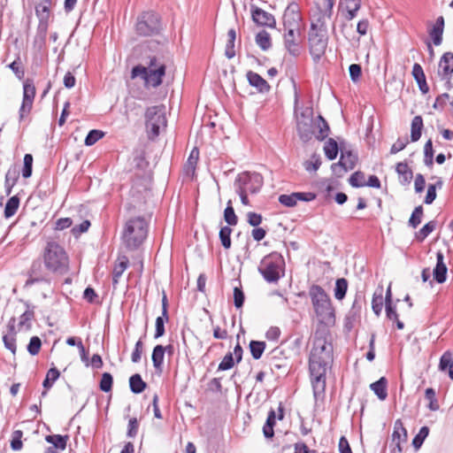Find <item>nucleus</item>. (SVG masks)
Here are the masks:
<instances>
[{"label": "nucleus", "instance_id": "f257e3e1", "mask_svg": "<svg viewBox=\"0 0 453 453\" xmlns=\"http://www.w3.org/2000/svg\"><path fill=\"white\" fill-rule=\"evenodd\" d=\"M332 353V344L326 341L323 333L317 331L309 357V371L315 398L325 393L326 370L333 360Z\"/></svg>", "mask_w": 453, "mask_h": 453}, {"label": "nucleus", "instance_id": "f03ea898", "mask_svg": "<svg viewBox=\"0 0 453 453\" xmlns=\"http://www.w3.org/2000/svg\"><path fill=\"white\" fill-rule=\"evenodd\" d=\"M308 294L319 322L333 326L335 322L334 309L325 289L319 285L312 284L309 288Z\"/></svg>", "mask_w": 453, "mask_h": 453}, {"label": "nucleus", "instance_id": "7ed1b4c3", "mask_svg": "<svg viewBox=\"0 0 453 453\" xmlns=\"http://www.w3.org/2000/svg\"><path fill=\"white\" fill-rule=\"evenodd\" d=\"M165 74V64L156 56H149L145 65H137L132 68L131 77H141L146 86L157 88L162 84Z\"/></svg>", "mask_w": 453, "mask_h": 453}, {"label": "nucleus", "instance_id": "20e7f679", "mask_svg": "<svg viewBox=\"0 0 453 453\" xmlns=\"http://www.w3.org/2000/svg\"><path fill=\"white\" fill-rule=\"evenodd\" d=\"M45 267L56 275H64L69 271V257L65 249L56 242H49L42 252Z\"/></svg>", "mask_w": 453, "mask_h": 453}, {"label": "nucleus", "instance_id": "39448f33", "mask_svg": "<svg viewBox=\"0 0 453 453\" xmlns=\"http://www.w3.org/2000/svg\"><path fill=\"white\" fill-rule=\"evenodd\" d=\"M148 234V222L143 217H135L126 222L122 241L130 250H137L144 242Z\"/></svg>", "mask_w": 453, "mask_h": 453}, {"label": "nucleus", "instance_id": "423d86ee", "mask_svg": "<svg viewBox=\"0 0 453 453\" xmlns=\"http://www.w3.org/2000/svg\"><path fill=\"white\" fill-rule=\"evenodd\" d=\"M284 259L278 252H272L260 262L258 272L267 282H277L284 266Z\"/></svg>", "mask_w": 453, "mask_h": 453}, {"label": "nucleus", "instance_id": "0eeeda50", "mask_svg": "<svg viewBox=\"0 0 453 453\" xmlns=\"http://www.w3.org/2000/svg\"><path fill=\"white\" fill-rule=\"evenodd\" d=\"M161 29V21L157 13L146 12L137 17L135 31L138 35L152 36L159 34Z\"/></svg>", "mask_w": 453, "mask_h": 453}, {"label": "nucleus", "instance_id": "6e6552de", "mask_svg": "<svg viewBox=\"0 0 453 453\" xmlns=\"http://www.w3.org/2000/svg\"><path fill=\"white\" fill-rule=\"evenodd\" d=\"M165 107L155 105L147 108L145 112V124L148 132L156 137L160 133V128L166 127Z\"/></svg>", "mask_w": 453, "mask_h": 453}, {"label": "nucleus", "instance_id": "1a4fd4ad", "mask_svg": "<svg viewBox=\"0 0 453 453\" xmlns=\"http://www.w3.org/2000/svg\"><path fill=\"white\" fill-rule=\"evenodd\" d=\"M310 53L314 62H319L325 54L328 44L326 33L318 32L315 26H311L308 33Z\"/></svg>", "mask_w": 453, "mask_h": 453}, {"label": "nucleus", "instance_id": "9d476101", "mask_svg": "<svg viewBox=\"0 0 453 453\" xmlns=\"http://www.w3.org/2000/svg\"><path fill=\"white\" fill-rule=\"evenodd\" d=\"M50 273H51L48 270V268L45 267L43 259H35L27 272L28 278L26 280L24 287L28 288L34 284L42 282L50 283Z\"/></svg>", "mask_w": 453, "mask_h": 453}, {"label": "nucleus", "instance_id": "9b49d317", "mask_svg": "<svg viewBox=\"0 0 453 453\" xmlns=\"http://www.w3.org/2000/svg\"><path fill=\"white\" fill-rule=\"evenodd\" d=\"M283 43L285 50L294 58L301 55L303 50V33L301 29H284Z\"/></svg>", "mask_w": 453, "mask_h": 453}, {"label": "nucleus", "instance_id": "f8f14e48", "mask_svg": "<svg viewBox=\"0 0 453 453\" xmlns=\"http://www.w3.org/2000/svg\"><path fill=\"white\" fill-rule=\"evenodd\" d=\"M235 183L251 194L258 192L264 183L263 176L257 173H242L238 175Z\"/></svg>", "mask_w": 453, "mask_h": 453}, {"label": "nucleus", "instance_id": "ddd939ff", "mask_svg": "<svg viewBox=\"0 0 453 453\" xmlns=\"http://www.w3.org/2000/svg\"><path fill=\"white\" fill-rule=\"evenodd\" d=\"M51 4L52 0H41L35 6V14L39 19L37 35H40L42 40H44L46 37Z\"/></svg>", "mask_w": 453, "mask_h": 453}, {"label": "nucleus", "instance_id": "4468645a", "mask_svg": "<svg viewBox=\"0 0 453 453\" xmlns=\"http://www.w3.org/2000/svg\"><path fill=\"white\" fill-rule=\"evenodd\" d=\"M296 131L303 142L306 143L312 139L314 123L311 113L306 115L305 112H302L300 117H296Z\"/></svg>", "mask_w": 453, "mask_h": 453}, {"label": "nucleus", "instance_id": "2eb2a0df", "mask_svg": "<svg viewBox=\"0 0 453 453\" xmlns=\"http://www.w3.org/2000/svg\"><path fill=\"white\" fill-rule=\"evenodd\" d=\"M302 16L299 5L292 2L290 3L283 14L284 29H301Z\"/></svg>", "mask_w": 453, "mask_h": 453}, {"label": "nucleus", "instance_id": "dca6fc26", "mask_svg": "<svg viewBox=\"0 0 453 453\" xmlns=\"http://www.w3.org/2000/svg\"><path fill=\"white\" fill-rule=\"evenodd\" d=\"M250 12L252 20L260 27H268L274 28L276 27V19L274 16L255 4H250Z\"/></svg>", "mask_w": 453, "mask_h": 453}, {"label": "nucleus", "instance_id": "f3484780", "mask_svg": "<svg viewBox=\"0 0 453 453\" xmlns=\"http://www.w3.org/2000/svg\"><path fill=\"white\" fill-rule=\"evenodd\" d=\"M448 268L444 263V255L441 251L436 253V265L433 270L434 280L441 284L447 280Z\"/></svg>", "mask_w": 453, "mask_h": 453}, {"label": "nucleus", "instance_id": "a211bd4d", "mask_svg": "<svg viewBox=\"0 0 453 453\" xmlns=\"http://www.w3.org/2000/svg\"><path fill=\"white\" fill-rule=\"evenodd\" d=\"M364 303H365L364 293L363 292L357 293L355 296V299L352 303V306L346 317V320L348 321L346 323V326H348L349 323H350L351 321H355L360 316L361 310H362Z\"/></svg>", "mask_w": 453, "mask_h": 453}, {"label": "nucleus", "instance_id": "6ab92c4d", "mask_svg": "<svg viewBox=\"0 0 453 453\" xmlns=\"http://www.w3.org/2000/svg\"><path fill=\"white\" fill-rule=\"evenodd\" d=\"M249 84L256 88L258 92L265 93L269 92L271 87L268 82L258 73L249 71L246 74Z\"/></svg>", "mask_w": 453, "mask_h": 453}, {"label": "nucleus", "instance_id": "aec40b11", "mask_svg": "<svg viewBox=\"0 0 453 453\" xmlns=\"http://www.w3.org/2000/svg\"><path fill=\"white\" fill-rule=\"evenodd\" d=\"M439 66L441 69V71H439V75L441 78H449V76H452L453 53L449 51L444 53L440 59Z\"/></svg>", "mask_w": 453, "mask_h": 453}, {"label": "nucleus", "instance_id": "412c9836", "mask_svg": "<svg viewBox=\"0 0 453 453\" xmlns=\"http://www.w3.org/2000/svg\"><path fill=\"white\" fill-rule=\"evenodd\" d=\"M439 371L448 372L449 377L453 380V352L450 349L446 350L440 357Z\"/></svg>", "mask_w": 453, "mask_h": 453}, {"label": "nucleus", "instance_id": "4be33fe9", "mask_svg": "<svg viewBox=\"0 0 453 453\" xmlns=\"http://www.w3.org/2000/svg\"><path fill=\"white\" fill-rule=\"evenodd\" d=\"M444 28V19L442 16L437 18L435 24L433 26L432 29L429 31V35L431 36L434 45L438 46L442 42V34Z\"/></svg>", "mask_w": 453, "mask_h": 453}, {"label": "nucleus", "instance_id": "5701e85b", "mask_svg": "<svg viewBox=\"0 0 453 453\" xmlns=\"http://www.w3.org/2000/svg\"><path fill=\"white\" fill-rule=\"evenodd\" d=\"M19 178V172L16 166L11 167L7 171L4 180V188L6 196H10L12 194V188L16 185Z\"/></svg>", "mask_w": 453, "mask_h": 453}, {"label": "nucleus", "instance_id": "b1692460", "mask_svg": "<svg viewBox=\"0 0 453 453\" xmlns=\"http://www.w3.org/2000/svg\"><path fill=\"white\" fill-rule=\"evenodd\" d=\"M129 260L126 256H123L121 258H119V262L115 264L112 270V285L114 288H116L119 278L127 268Z\"/></svg>", "mask_w": 453, "mask_h": 453}, {"label": "nucleus", "instance_id": "393cba45", "mask_svg": "<svg viewBox=\"0 0 453 453\" xmlns=\"http://www.w3.org/2000/svg\"><path fill=\"white\" fill-rule=\"evenodd\" d=\"M388 380L385 377L380 378L377 381L370 385V388L377 395V397L383 401L388 396L387 392Z\"/></svg>", "mask_w": 453, "mask_h": 453}, {"label": "nucleus", "instance_id": "a878e982", "mask_svg": "<svg viewBox=\"0 0 453 453\" xmlns=\"http://www.w3.org/2000/svg\"><path fill=\"white\" fill-rule=\"evenodd\" d=\"M165 348L163 345H156L152 350L151 360L156 371L161 372L164 364Z\"/></svg>", "mask_w": 453, "mask_h": 453}, {"label": "nucleus", "instance_id": "bb28decb", "mask_svg": "<svg viewBox=\"0 0 453 453\" xmlns=\"http://www.w3.org/2000/svg\"><path fill=\"white\" fill-rule=\"evenodd\" d=\"M396 173L399 174L400 182L403 185L411 183L413 178V173L405 162H400L395 167Z\"/></svg>", "mask_w": 453, "mask_h": 453}, {"label": "nucleus", "instance_id": "cd10ccee", "mask_svg": "<svg viewBox=\"0 0 453 453\" xmlns=\"http://www.w3.org/2000/svg\"><path fill=\"white\" fill-rule=\"evenodd\" d=\"M424 127L423 119L421 116H415L411 120V141L415 142H418L422 134Z\"/></svg>", "mask_w": 453, "mask_h": 453}, {"label": "nucleus", "instance_id": "c85d7f7f", "mask_svg": "<svg viewBox=\"0 0 453 453\" xmlns=\"http://www.w3.org/2000/svg\"><path fill=\"white\" fill-rule=\"evenodd\" d=\"M68 440V435L49 434L45 436V441L48 443L52 444V447L60 450L65 449Z\"/></svg>", "mask_w": 453, "mask_h": 453}, {"label": "nucleus", "instance_id": "c756f323", "mask_svg": "<svg viewBox=\"0 0 453 453\" xmlns=\"http://www.w3.org/2000/svg\"><path fill=\"white\" fill-rule=\"evenodd\" d=\"M199 159V150L195 147L187 160L185 165V171L188 176H193L195 174L196 167Z\"/></svg>", "mask_w": 453, "mask_h": 453}, {"label": "nucleus", "instance_id": "7c9ffc66", "mask_svg": "<svg viewBox=\"0 0 453 453\" xmlns=\"http://www.w3.org/2000/svg\"><path fill=\"white\" fill-rule=\"evenodd\" d=\"M129 388L134 394H141L147 388V383L139 373H135L129 378Z\"/></svg>", "mask_w": 453, "mask_h": 453}, {"label": "nucleus", "instance_id": "2f4dec72", "mask_svg": "<svg viewBox=\"0 0 453 453\" xmlns=\"http://www.w3.org/2000/svg\"><path fill=\"white\" fill-rule=\"evenodd\" d=\"M256 43L262 50H268L272 47V38L270 34L262 30L256 35L255 37Z\"/></svg>", "mask_w": 453, "mask_h": 453}, {"label": "nucleus", "instance_id": "473e14b6", "mask_svg": "<svg viewBox=\"0 0 453 453\" xmlns=\"http://www.w3.org/2000/svg\"><path fill=\"white\" fill-rule=\"evenodd\" d=\"M228 40L226 44L225 56L231 59L235 56L234 42L236 40V31L234 28H230L227 32Z\"/></svg>", "mask_w": 453, "mask_h": 453}, {"label": "nucleus", "instance_id": "72a5a7b5", "mask_svg": "<svg viewBox=\"0 0 453 453\" xmlns=\"http://www.w3.org/2000/svg\"><path fill=\"white\" fill-rule=\"evenodd\" d=\"M360 7L361 0H345V8L347 11L345 18L348 20L353 19L357 16V12Z\"/></svg>", "mask_w": 453, "mask_h": 453}, {"label": "nucleus", "instance_id": "f704fd0d", "mask_svg": "<svg viewBox=\"0 0 453 453\" xmlns=\"http://www.w3.org/2000/svg\"><path fill=\"white\" fill-rule=\"evenodd\" d=\"M436 226L437 222L435 220H431L425 224L423 227L415 234L417 241L420 242H423L436 228Z\"/></svg>", "mask_w": 453, "mask_h": 453}, {"label": "nucleus", "instance_id": "c9c22d12", "mask_svg": "<svg viewBox=\"0 0 453 453\" xmlns=\"http://www.w3.org/2000/svg\"><path fill=\"white\" fill-rule=\"evenodd\" d=\"M249 347L252 357L257 360L262 357L266 344L265 342L252 340L250 341Z\"/></svg>", "mask_w": 453, "mask_h": 453}, {"label": "nucleus", "instance_id": "e433bc0d", "mask_svg": "<svg viewBox=\"0 0 453 453\" xmlns=\"http://www.w3.org/2000/svg\"><path fill=\"white\" fill-rule=\"evenodd\" d=\"M324 151L326 157L329 160H334L336 158L338 152H339V147L336 141H334L333 138H330L324 146Z\"/></svg>", "mask_w": 453, "mask_h": 453}, {"label": "nucleus", "instance_id": "4c0bfd02", "mask_svg": "<svg viewBox=\"0 0 453 453\" xmlns=\"http://www.w3.org/2000/svg\"><path fill=\"white\" fill-rule=\"evenodd\" d=\"M19 198L18 196H12L11 198H9V200L7 201L6 204H5V208H4V217L6 219H9L11 217H12L19 206Z\"/></svg>", "mask_w": 453, "mask_h": 453}, {"label": "nucleus", "instance_id": "58836bf2", "mask_svg": "<svg viewBox=\"0 0 453 453\" xmlns=\"http://www.w3.org/2000/svg\"><path fill=\"white\" fill-rule=\"evenodd\" d=\"M348 290V280L345 278L337 279L334 288V297L337 300H342Z\"/></svg>", "mask_w": 453, "mask_h": 453}, {"label": "nucleus", "instance_id": "ea45409f", "mask_svg": "<svg viewBox=\"0 0 453 453\" xmlns=\"http://www.w3.org/2000/svg\"><path fill=\"white\" fill-rule=\"evenodd\" d=\"M224 219L229 226H236L238 223V217L234 212V209L232 205V201L229 200L226 203V207L224 211Z\"/></svg>", "mask_w": 453, "mask_h": 453}, {"label": "nucleus", "instance_id": "a19ab883", "mask_svg": "<svg viewBox=\"0 0 453 453\" xmlns=\"http://www.w3.org/2000/svg\"><path fill=\"white\" fill-rule=\"evenodd\" d=\"M231 234L232 228L228 226H222L219 230V240L224 249L228 250L231 248Z\"/></svg>", "mask_w": 453, "mask_h": 453}, {"label": "nucleus", "instance_id": "79ce46f5", "mask_svg": "<svg viewBox=\"0 0 453 453\" xmlns=\"http://www.w3.org/2000/svg\"><path fill=\"white\" fill-rule=\"evenodd\" d=\"M59 376V371L56 367H51L46 373V377L42 382V387L45 389H50Z\"/></svg>", "mask_w": 453, "mask_h": 453}, {"label": "nucleus", "instance_id": "37998d69", "mask_svg": "<svg viewBox=\"0 0 453 453\" xmlns=\"http://www.w3.org/2000/svg\"><path fill=\"white\" fill-rule=\"evenodd\" d=\"M424 214V209L422 205L417 206L412 211L411 218L409 219L408 224L412 228H417L421 223L422 217Z\"/></svg>", "mask_w": 453, "mask_h": 453}, {"label": "nucleus", "instance_id": "c03bdc74", "mask_svg": "<svg viewBox=\"0 0 453 453\" xmlns=\"http://www.w3.org/2000/svg\"><path fill=\"white\" fill-rule=\"evenodd\" d=\"M428 434H429V427L426 426H422L419 429V432L414 436V438L412 440V446L416 449H420L422 444L424 443V441L428 436Z\"/></svg>", "mask_w": 453, "mask_h": 453}, {"label": "nucleus", "instance_id": "a18cd8bd", "mask_svg": "<svg viewBox=\"0 0 453 453\" xmlns=\"http://www.w3.org/2000/svg\"><path fill=\"white\" fill-rule=\"evenodd\" d=\"M169 321V315H166L165 317L162 314L161 316H158L156 319L155 323V334L154 338L158 339L162 337L165 334V323Z\"/></svg>", "mask_w": 453, "mask_h": 453}, {"label": "nucleus", "instance_id": "49530a36", "mask_svg": "<svg viewBox=\"0 0 453 453\" xmlns=\"http://www.w3.org/2000/svg\"><path fill=\"white\" fill-rule=\"evenodd\" d=\"M113 385V377L110 372H104L102 374L100 382H99V388L103 392L108 393L111 391Z\"/></svg>", "mask_w": 453, "mask_h": 453}, {"label": "nucleus", "instance_id": "de8ad7c7", "mask_svg": "<svg viewBox=\"0 0 453 453\" xmlns=\"http://www.w3.org/2000/svg\"><path fill=\"white\" fill-rule=\"evenodd\" d=\"M383 303L382 289H380L379 294L377 292L373 294L372 300V309L376 316L380 315Z\"/></svg>", "mask_w": 453, "mask_h": 453}, {"label": "nucleus", "instance_id": "09e8293b", "mask_svg": "<svg viewBox=\"0 0 453 453\" xmlns=\"http://www.w3.org/2000/svg\"><path fill=\"white\" fill-rule=\"evenodd\" d=\"M33 161L34 157L32 154H25L23 159V169H22V176L25 179L31 177L33 172Z\"/></svg>", "mask_w": 453, "mask_h": 453}, {"label": "nucleus", "instance_id": "8fccbe9b", "mask_svg": "<svg viewBox=\"0 0 453 453\" xmlns=\"http://www.w3.org/2000/svg\"><path fill=\"white\" fill-rule=\"evenodd\" d=\"M342 159L348 162V168H354L357 163V155L353 151L346 149H341Z\"/></svg>", "mask_w": 453, "mask_h": 453}, {"label": "nucleus", "instance_id": "3c124183", "mask_svg": "<svg viewBox=\"0 0 453 453\" xmlns=\"http://www.w3.org/2000/svg\"><path fill=\"white\" fill-rule=\"evenodd\" d=\"M425 397L429 401L428 408L431 411L439 410L440 406L436 399V394L434 388H428L426 389Z\"/></svg>", "mask_w": 453, "mask_h": 453}, {"label": "nucleus", "instance_id": "603ef678", "mask_svg": "<svg viewBox=\"0 0 453 453\" xmlns=\"http://www.w3.org/2000/svg\"><path fill=\"white\" fill-rule=\"evenodd\" d=\"M104 136V133L101 130L92 129L88 132L85 138V144L87 146L94 145L97 141Z\"/></svg>", "mask_w": 453, "mask_h": 453}, {"label": "nucleus", "instance_id": "864d4df0", "mask_svg": "<svg viewBox=\"0 0 453 453\" xmlns=\"http://www.w3.org/2000/svg\"><path fill=\"white\" fill-rule=\"evenodd\" d=\"M23 436V432L21 430H15L12 434L11 440V448L12 450H20L23 447V442L21 438Z\"/></svg>", "mask_w": 453, "mask_h": 453}, {"label": "nucleus", "instance_id": "5fc2aeb1", "mask_svg": "<svg viewBox=\"0 0 453 453\" xmlns=\"http://www.w3.org/2000/svg\"><path fill=\"white\" fill-rule=\"evenodd\" d=\"M35 96V87L33 81L27 79L23 84V98H27L34 101Z\"/></svg>", "mask_w": 453, "mask_h": 453}, {"label": "nucleus", "instance_id": "6e6d98bb", "mask_svg": "<svg viewBox=\"0 0 453 453\" xmlns=\"http://www.w3.org/2000/svg\"><path fill=\"white\" fill-rule=\"evenodd\" d=\"M364 180L365 173L361 171L355 172L349 179V182L353 188H361L365 186Z\"/></svg>", "mask_w": 453, "mask_h": 453}, {"label": "nucleus", "instance_id": "4d7b16f0", "mask_svg": "<svg viewBox=\"0 0 453 453\" xmlns=\"http://www.w3.org/2000/svg\"><path fill=\"white\" fill-rule=\"evenodd\" d=\"M42 347V341L38 336L31 337L29 343L27 347L28 353L32 356H35L39 353Z\"/></svg>", "mask_w": 453, "mask_h": 453}, {"label": "nucleus", "instance_id": "13d9d810", "mask_svg": "<svg viewBox=\"0 0 453 453\" xmlns=\"http://www.w3.org/2000/svg\"><path fill=\"white\" fill-rule=\"evenodd\" d=\"M33 100L23 98L21 106L19 111V121H22L25 117L29 114L33 107Z\"/></svg>", "mask_w": 453, "mask_h": 453}, {"label": "nucleus", "instance_id": "bf43d9fd", "mask_svg": "<svg viewBox=\"0 0 453 453\" xmlns=\"http://www.w3.org/2000/svg\"><path fill=\"white\" fill-rule=\"evenodd\" d=\"M8 67L14 73L16 77L19 80H23L25 76V71L21 66V62L19 57L17 58L12 63H11Z\"/></svg>", "mask_w": 453, "mask_h": 453}, {"label": "nucleus", "instance_id": "052dcab7", "mask_svg": "<svg viewBox=\"0 0 453 453\" xmlns=\"http://www.w3.org/2000/svg\"><path fill=\"white\" fill-rule=\"evenodd\" d=\"M234 365V359L233 357V353L228 352L223 357L222 361L219 363L218 370L219 371H226L233 368Z\"/></svg>", "mask_w": 453, "mask_h": 453}, {"label": "nucleus", "instance_id": "680f3d73", "mask_svg": "<svg viewBox=\"0 0 453 453\" xmlns=\"http://www.w3.org/2000/svg\"><path fill=\"white\" fill-rule=\"evenodd\" d=\"M321 165L320 157L317 154L311 156V159L304 162V168L306 171H317Z\"/></svg>", "mask_w": 453, "mask_h": 453}, {"label": "nucleus", "instance_id": "e2e57ef3", "mask_svg": "<svg viewBox=\"0 0 453 453\" xmlns=\"http://www.w3.org/2000/svg\"><path fill=\"white\" fill-rule=\"evenodd\" d=\"M245 301V296L242 289V287L234 288V303L236 309H240L243 306Z\"/></svg>", "mask_w": 453, "mask_h": 453}, {"label": "nucleus", "instance_id": "0e129e2a", "mask_svg": "<svg viewBox=\"0 0 453 453\" xmlns=\"http://www.w3.org/2000/svg\"><path fill=\"white\" fill-rule=\"evenodd\" d=\"M321 121V125L319 126V134L316 135V138L319 141H323L328 136L329 134V126L325 119L321 116L319 117Z\"/></svg>", "mask_w": 453, "mask_h": 453}, {"label": "nucleus", "instance_id": "69168bd1", "mask_svg": "<svg viewBox=\"0 0 453 453\" xmlns=\"http://www.w3.org/2000/svg\"><path fill=\"white\" fill-rule=\"evenodd\" d=\"M279 202L284 206L294 207L297 203L296 198L295 197V192L290 195H280L279 196Z\"/></svg>", "mask_w": 453, "mask_h": 453}, {"label": "nucleus", "instance_id": "338daca9", "mask_svg": "<svg viewBox=\"0 0 453 453\" xmlns=\"http://www.w3.org/2000/svg\"><path fill=\"white\" fill-rule=\"evenodd\" d=\"M139 428V423L136 418H131L128 421V427L127 432V436L130 438H134L137 435Z\"/></svg>", "mask_w": 453, "mask_h": 453}, {"label": "nucleus", "instance_id": "774afa93", "mask_svg": "<svg viewBox=\"0 0 453 453\" xmlns=\"http://www.w3.org/2000/svg\"><path fill=\"white\" fill-rule=\"evenodd\" d=\"M90 225H91L90 221L86 219V220L82 221L80 225L73 226L72 228L71 232L74 236L77 237V236L81 235V234L86 233L88 230Z\"/></svg>", "mask_w": 453, "mask_h": 453}]
</instances>
